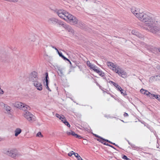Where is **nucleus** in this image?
<instances>
[{
	"instance_id": "6ab92c4d",
	"label": "nucleus",
	"mask_w": 160,
	"mask_h": 160,
	"mask_svg": "<svg viewBox=\"0 0 160 160\" xmlns=\"http://www.w3.org/2000/svg\"><path fill=\"white\" fill-rule=\"evenodd\" d=\"M94 71L98 73L101 77H103L104 75V73L102 71L99 70L98 68L97 69L94 70Z\"/></svg>"
},
{
	"instance_id": "a19ab883",
	"label": "nucleus",
	"mask_w": 160,
	"mask_h": 160,
	"mask_svg": "<svg viewBox=\"0 0 160 160\" xmlns=\"http://www.w3.org/2000/svg\"><path fill=\"white\" fill-rule=\"evenodd\" d=\"M62 58L64 60L67 61H69V60L65 57L64 56H63Z\"/></svg>"
},
{
	"instance_id": "79ce46f5",
	"label": "nucleus",
	"mask_w": 160,
	"mask_h": 160,
	"mask_svg": "<svg viewBox=\"0 0 160 160\" xmlns=\"http://www.w3.org/2000/svg\"><path fill=\"white\" fill-rule=\"evenodd\" d=\"M76 138H78L79 139H81V138H82V137L80 136V135H77V136Z\"/></svg>"
},
{
	"instance_id": "a211bd4d",
	"label": "nucleus",
	"mask_w": 160,
	"mask_h": 160,
	"mask_svg": "<svg viewBox=\"0 0 160 160\" xmlns=\"http://www.w3.org/2000/svg\"><path fill=\"white\" fill-rule=\"evenodd\" d=\"M45 75V78H44L43 80V84H45V82H49V77L48 72H46Z\"/></svg>"
},
{
	"instance_id": "7ed1b4c3",
	"label": "nucleus",
	"mask_w": 160,
	"mask_h": 160,
	"mask_svg": "<svg viewBox=\"0 0 160 160\" xmlns=\"http://www.w3.org/2000/svg\"><path fill=\"white\" fill-rule=\"evenodd\" d=\"M0 58L1 61L4 63H11L12 61V58L8 53L4 51H1L0 52Z\"/></svg>"
},
{
	"instance_id": "a18cd8bd",
	"label": "nucleus",
	"mask_w": 160,
	"mask_h": 160,
	"mask_svg": "<svg viewBox=\"0 0 160 160\" xmlns=\"http://www.w3.org/2000/svg\"><path fill=\"white\" fill-rule=\"evenodd\" d=\"M123 116L124 117H127L128 116V115L127 113L125 112L123 114Z\"/></svg>"
},
{
	"instance_id": "473e14b6",
	"label": "nucleus",
	"mask_w": 160,
	"mask_h": 160,
	"mask_svg": "<svg viewBox=\"0 0 160 160\" xmlns=\"http://www.w3.org/2000/svg\"><path fill=\"white\" fill-rule=\"evenodd\" d=\"M68 127H70V125L68 123V122L67 121H65L64 123Z\"/></svg>"
},
{
	"instance_id": "4d7b16f0",
	"label": "nucleus",
	"mask_w": 160,
	"mask_h": 160,
	"mask_svg": "<svg viewBox=\"0 0 160 160\" xmlns=\"http://www.w3.org/2000/svg\"><path fill=\"white\" fill-rule=\"evenodd\" d=\"M94 2V3H97V2L96 1H95Z\"/></svg>"
},
{
	"instance_id": "603ef678",
	"label": "nucleus",
	"mask_w": 160,
	"mask_h": 160,
	"mask_svg": "<svg viewBox=\"0 0 160 160\" xmlns=\"http://www.w3.org/2000/svg\"><path fill=\"white\" fill-rule=\"evenodd\" d=\"M129 144H130V145H131V146L132 147H134H134L135 145H134V144H130V143L129 142Z\"/></svg>"
},
{
	"instance_id": "5fc2aeb1",
	"label": "nucleus",
	"mask_w": 160,
	"mask_h": 160,
	"mask_svg": "<svg viewBox=\"0 0 160 160\" xmlns=\"http://www.w3.org/2000/svg\"><path fill=\"white\" fill-rule=\"evenodd\" d=\"M112 144H113V145H115V146H117V145H116V144H115V143H114L112 142Z\"/></svg>"
},
{
	"instance_id": "e2e57ef3",
	"label": "nucleus",
	"mask_w": 160,
	"mask_h": 160,
	"mask_svg": "<svg viewBox=\"0 0 160 160\" xmlns=\"http://www.w3.org/2000/svg\"><path fill=\"white\" fill-rule=\"evenodd\" d=\"M121 121H122L123 122H124V121H123V120H121Z\"/></svg>"
},
{
	"instance_id": "ea45409f",
	"label": "nucleus",
	"mask_w": 160,
	"mask_h": 160,
	"mask_svg": "<svg viewBox=\"0 0 160 160\" xmlns=\"http://www.w3.org/2000/svg\"><path fill=\"white\" fill-rule=\"evenodd\" d=\"M72 151H71L70 152H69L68 153V156H69L70 157H71L72 155L73 154V152H72Z\"/></svg>"
},
{
	"instance_id": "f03ea898",
	"label": "nucleus",
	"mask_w": 160,
	"mask_h": 160,
	"mask_svg": "<svg viewBox=\"0 0 160 160\" xmlns=\"http://www.w3.org/2000/svg\"><path fill=\"white\" fill-rule=\"evenodd\" d=\"M2 152L3 153L15 159L22 156V154L18 152L16 149H2Z\"/></svg>"
},
{
	"instance_id": "20e7f679",
	"label": "nucleus",
	"mask_w": 160,
	"mask_h": 160,
	"mask_svg": "<svg viewBox=\"0 0 160 160\" xmlns=\"http://www.w3.org/2000/svg\"><path fill=\"white\" fill-rule=\"evenodd\" d=\"M29 79L30 81L33 82V83L38 81L39 79L37 72L35 71L31 72L29 75Z\"/></svg>"
},
{
	"instance_id": "680f3d73",
	"label": "nucleus",
	"mask_w": 160,
	"mask_h": 160,
	"mask_svg": "<svg viewBox=\"0 0 160 160\" xmlns=\"http://www.w3.org/2000/svg\"><path fill=\"white\" fill-rule=\"evenodd\" d=\"M122 5V7H124V5Z\"/></svg>"
},
{
	"instance_id": "6e6d98bb",
	"label": "nucleus",
	"mask_w": 160,
	"mask_h": 160,
	"mask_svg": "<svg viewBox=\"0 0 160 160\" xmlns=\"http://www.w3.org/2000/svg\"><path fill=\"white\" fill-rule=\"evenodd\" d=\"M2 139V138L0 137V141H1Z\"/></svg>"
},
{
	"instance_id": "412c9836",
	"label": "nucleus",
	"mask_w": 160,
	"mask_h": 160,
	"mask_svg": "<svg viewBox=\"0 0 160 160\" xmlns=\"http://www.w3.org/2000/svg\"><path fill=\"white\" fill-rule=\"evenodd\" d=\"M22 132L21 129L19 128H17L15 131V136L17 137Z\"/></svg>"
},
{
	"instance_id": "9d476101",
	"label": "nucleus",
	"mask_w": 160,
	"mask_h": 160,
	"mask_svg": "<svg viewBox=\"0 0 160 160\" xmlns=\"http://www.w3.org/2000/svg\"><path fill=\"white\" fill-rule=\"evenodd\" d=\"M73 16L68 12L66 13L65 19H66V20L68 22H69L73 18Z\"/></svg>"
},
{
	"instance_id": "3c124183",
	"label": "nucleus",
	"mask_w": 160,
	"mask_h": 160,
	"mask_svg": "<svg viewBox=\"0 0 160 160\" xmlns=\"http://www.w3.org/2000/svg\"><path fill=\"white\" fill-rule=\"evenodd\" d=\"M106 142H108L111 144H112V142L107 139H106Z\"/></svg>"
},
{
	"instance_id": "cd10ccee",
	"label": "nucleus",
	"mask_w": 160,
	"mask_h": 160,
	"mask_svg": "<svg viewBox=\"0 0 160 160\" xmlns=\"http://www.w3.org/2000/svg\"><path fill=\"white\" fill-rule=\"evenodd\" d=\"M29 40L30 41L32 42H34L35 40V38L33 35H31L30 38H29Z\"/></svg>"
},
{
	"instance_id": "4be33fe9",
	"label": "nucleus",
	"mask_w": 160,
	"mask_h": 160,
	"mask_svg": "<svg viewBox=\"0 0 160 160\" xmlns=\"http://www.w3.org/2000/svg\"><path fill=\"white\" fill-rule=\"evenodd\" d=\"M127 76V73L123 70H121V76L123 78H125Z\"/></svg>"
},
{
	"instance_id": "c03bdc74",
	"label": "nucleus",
	"mask_w": 160,
	"mask_h": 160,
	"mask_svg": "<svg viewBox=\"0 0 160 160\" xmlns=\"http://www.w3.org/2000/svg\"><path fill=\"white\" fill-rule=\"evenodd\" d=\"M93 135L95 136V137H97L98 138H100V137H101L100 136L98 135L97 134H93Z\"/></svg>"
},
{
	"instance_id": "f8f14e48",
	"label": "nucleus",
	"mask_w": 160,
	"mask_h": 160,
	"mask_svg": "<svg viewBox=\"0 0 160 160\" xmlns=\"http://www.w3.org/2000/svg\"><path fill=\"white\" fill-rule=\"evenodd\" d=\"M87 64L88 66L90 67L91 69H92L94 71V70L97 69L98 68L95 65L92 64L90 63L89 61H88L87 62Z\"/></svg>"
},
{
	"instance_id": "8fccbe9b",
	"label": "nucleus",
	"mask_w": 160,
	"mask_h": 160,
	"mask_svg": "<svg viewBox=\"0 0 160 160\" xmlns=\"http://www.w3.org/2000/svg\"><path fill=\"white\" fill-rule=\"evenodd\" d=\"M104 144L105 145H106L107 146H110V145L109 144H108V143H107L106 142H105L104 143Z\"/></svg>"
},
{
	"instance_id": "13d9d810",
	"label": "nucleus",
	"mask_w": 160,
	"mask_h": 160,
	"mask_svg": "<svg viewBox=\"0 0 160 160\" xmlns=\"http://www.w3.org/2000/svg\"><path fill=\"white\" fill-rule=\"evenodd\" d=\"M80 24L82 25H83V24L82 23H80Z\"/></svg>"
},
{
	"instance_id": "f704fd0d",
	"label": "nucleus",
	"mask_w": 160,
	"mask_h": 160,
	"mask_svg": "<svg viewBox=\"0 0 160 160\" xmlns=\"http://www.w3.org/2000/svg\"><path fill=\"white\" fill-rule=\"evenodd\" d=\"M37 136L38 137H43V135L41 134V132H39L37 134Z\"/></svg>"
},
{
	"instance_id": "ddd939ff",
	"label": "nucleus",
	"mask_w": 160,
	"mask_h": 160,
	"mask_svg": "<svg viewBox=\"0 0 160 160\" xmlns=\"http://www.w3.org/2000/svg\"><path fill=\"white\" fill-rule=\"evenodd\" d=\"M78 20L77 18L75 17L74 16L73 18H72L70 21L69 22L71 24L75 25L78 23Z\"/></svg>"
},
{
	"instance_id": "0eeeda50",
	"label": "nucleus",
	"mask_w": 160,
	"mask_h": 160,
	"mask_svg": "<svg viewBox=\"0 0 160 160\" xmlns=\"http://www.w3.org/2000/svg\"><path fill=\"white\" fill-rule=\"evenodd\" d=\"M55 12L59 17L65 20H66V19H65V16L66 13H67V12L66 11L60 9L58 10L55 11Z\"/></svg>"
},
{
	"instance_id": "f3484780",
	"label": "nucleus",
	"mask_w": 160,
	"mask_h": 160,
	"mask_svg": "<svg viewBox=\"0 0 160 160\" xmlns=\"http://www.w3.org/2000/svg\"><path fill=\"white\" fill-rule=\"evenodd\" d=\"M21 109H22L26 112V111H28V110H30V108L28 106L24 105V104L23 103V105L22 106Z\"/></svg>"
},
{
	"instance_id": "72a5a7b5",
	"label": "nucleus",
	"mask_w": 160,
	"mask_h": 160,
	"mask_svg": "<svg viewBox=\"0 0 160 160\" xmlns=\"http://www.w3.org/2000/svg\"><path fill=\"white\" fill-rule=\"evenodd\" d=\"M71 134L73 136H74L76 138L78 135L77 134L75 133L74 131H71Z\"/></svg>"
},
{
	"instance_id": "0e129e2a",
	"label": "nucleus",
	"mask_w": 160,
	"mask_h": 160,
	"mask_svg": "<svg viewBox=\"0 0 160 160\" xmlns=\"http://www.w3.org/2000/svg\"><path fill=\"white\" fill-rule=\"evenodd\" d=\"M88 0H86V1H88Z\"/></svg>"
},
{
	"instance_id": "423d86ee",
	"label": "nucleus",
	"mask_w": 160,
	"mask_h": 160,
	"mask_svg": "<svg viewBox=\"0 0 160 160\" xmlns=\"http://www.w3.org/2000/svg\"><path fill=\"white\" fill-rule=\"evenodd\" d=\"M24 117L30 122L35 121L34 116L28 111H26L24 113Z\"/></svg>"
},
{
	"instance_id": "1a4fd4ad",
	"label": "nucleus",
	"mask_w": 160,
	"mask_h": 160,
	"mask_svg": "<svg viewBox=\"0 0 160 160\" xmlns=\"http://www.w3.org/2000/svg\"><path fill=\"white\" fill-rule=\"evenodd\" d=\"M33 84L34 86L38 90L41 91L42 90V86L41 83L38 81L36 82H34Z\"/></svg>"
},
{
	"instance_id": "a878e982",
	"label": "nucleus",
	"mask_w": 160,
	"mask_h": 160,
	"mask_svg": "<svg viewBox=\"0 0 160 160\" xmlns=\"http://www.w3.org/2000/svg\"><path fill=\"white\" fill-rule=\"evenodd\" d=\"M72 152H73V154L77 158L78 160H80L81 158V157L79 155L78 153H75L73 151H72Z\"/></svg>"
},
{
	"instance_id": "37998d69",
	"label": "nucleus",
	"mask_w": 160,
	"mask_h": 160,
	"mask_svg": "<svg viewBox=\"0 0 160 160\" xmlns=\"http://www.w3.org/2000/svg\"><path fill=\"white\" fill-rule=\"evenodd\" d=\"M4 93V91L2 89H1L0 88V94H3Z\"/></svg>"
},
{
	"instance_id": "c85d7f7f",
	"label": "nucleus",
	"mask_w": 160,
	"mask_h": 160,
	"mask_svg": "<svg viewBox=\"0 0 160 160\" xmlns=\"http://www.w3.org/2000/svg\"><path fill=\"white\" fill-rule=\"evenodd\" d=\"M122 158L124 160H132L130 158H128L126 156L124 155H122Z\"/></svg>"
},
{
	"instance_id": "4468645a",
	"label": "nucleus",
	"mask_w": 160,
	"mask_h": 160,
	"mask_svg": "<svg viewBox=\"0 0 160 160\" xmlns=\"http://www.w3.org/2000/svg\"><path fill=\"white\" fill-rule=\"evenodd\" d=\"M57 69L58 73L59 76L61 77H62L64 75L63 69L59 67H57Z\"/></svg>"
},
{
	"instance_id": "39448f33",
	"label": "nucleus",
	"mask_w": 160,
	"mask_h": 160,
	"mask_svg": "<svg viewBox=\"0 0 160 160\" xmlns=\"http://www.w3.org/2000/svg\"><path fill=\"white\" fill-rule=\"evenodd\" d=\"M48 22L50 24L53 25L57 24L58 25H61L62 26L63 22L60 20H58L55 18H49L48 20Z\"/></svg>"
},
{
	"instance_id": "09e8293b",
	"label": "nucleus",
	"mask_w": 160,
	"mask_h": 160,
	"mask_svg": "<svg viewBox=\"0 0 160 160\" xmlns=\"http://www.w3.org/2000/svg\"><path fill=\"white\" fill-rule=\"evenodd\" d=\"M67 134L68 135H71V131H70V132H67Z\"/></svg>"
},
{
	"instance_id": "c9c22d12",
	"label": "nucleus",
	"mask_w": 160,
	"mask_h": 160,
	"mask_svg": "<svg viewBox=\"0 0 160 160\" xmlns=\"http://www.w3.org/2000/svg\"><path fill=\"white\" fill-rule=\"evenodd\" d=\"M107 65L108 66H111L112 67H113V63H111V62H108L107 63Z\"/></svg>"
},
{
	"instance_id": "b1692460",
	"label": "nucleus",
	"mask_w": 160,
	"mask_h": 160,
	"mask_svg": "<svg viewBox=\"0 0 160 160\" xmlns=\"http://www.w3.org/2000/svg\"><path fill=\"white\" fill-rule=\"evenodd\" d=\"M97 140L99 141L100 142H101V143L103 144L105 142L106 139L103 138H102L101 137L97 139Z\"/></svg>"
},
{
	"instance_id": "7c9ffc66",
	"label": "nucleus",
	"mask_w": 160,
	"mask_h": 160,
	"mask_svg": "<svg viewBox=\"0 0 160 160\" xmlns=\"http://www.w3.org/2000/svg\"><path fill=\"white\" fill-rule=\"evenodd\" d=\"M6 110L9 113L10 112L11 107L9 106H6Z\"/></svg>"
},
{
	"instance_id": "aec40b11",
	"label": "nucleus",
	"mask_w": 160,
	"mask_h": 160,
	"mask_svg": "<svg viewBox=\"0 0 160 160\" xmlns=\"http://www.w3.org/2000/svg\"><path fill=\"white\" fill-rule=\"evenodd\" d=\"M109 83L110 84H112L114 87H116V88L118 90L120 91V88L119 87V86L117 83L112 81H109Z\"/></svg>"
},
{
	"instance_id": "bf43d9fd",
	"label": "nucleus",
	"mask_w": 160,
	"mask_h": 160,
	"mask_svg": "<svg viewBox=\"0 0 160 160\" xmlns=\"http://www.w3.org/2000/svg\"><path fill=\"white\" fill-rule=\"evenodd\" d=\"M80 160H83V159H82V158H81L80 159Z\"/></svg>"
},
{
	"instance_id": "864d4df0",
	"label": "nucleus",
	"mask_w": 160,
	"mask_h": 160,
	"mask_svg": "<svg viewBox=\"0 0 160 160\" xmlns=\"http://www.w3.org/2000/svg\"><path fill=\"white\" fill-rule=\"evenodd\" d=\"M110 147H111V148H114V149H116V148H114V147L113 146H112V145H110Z\"/></svg>"
},
{
	"instance_id": "e433bc0d",
	"label": "nucleus",
	"mask_w": 160,
	"mask_h": 160,
	"mask_svg": "<svg viewBox=\"0 0 160 160\" xmlns=\"http://www.w3.org/2000/svg\"><path fill=\"white\" fill-rule=\"evenodd\" d=\"M63 118H62V119L61 120L64 123V122H65V121H67L66 118H65V117L62 115Z\"/></svg>"
},
{
	"instance_id": "f257e3e1",
	"label": "nucleus",
	"mask_w": 160,
	"mask_h": 160,
	"mask_svg": "<svg viewBox=\"0 0 160 160\" xmlns=\"http://www.w3.org/2000/svg\"><path fill=\"white\" fill-rule=\"evenodd\" d=\"M131 11L140 21L144 23L143 28L160 37V18L151 17L143 12H139L138 9L131 8Z\"/></svg>"
},
{
	"instance_id": "dca6fc26",
	"label": "nucleus",
	"mask_w": 160,
	"mask_h": 160,
	"mask_svg": "<svg viewBox=\"0 0 160 160\" xmlns=\"http://www.w3.org/2000/svg\"><path fill=\"white\" fill-rule=\"evenodd\" d=\"M140 92L142 94H145L147 96H149L150 95V92L147 90L144 89L142 88L140 90Z\"/></svg>"
},
{
	"instance_id": "5701e85b",
	"label": "nucleus",
	"mask_w": 160,
	"mask_h": 160,
	"mask_svg": "<svg viewBox=\"0 0 160 160\" xmlns=\"http://www.w3.org/2000/svg\"><path fill=\"white\" fill-rule=\"evenodd\" d=\"M149 96L151 98H156L158 100V98L160 97V95L153 94H150V96Z\"/></svg>"
},
{
	"instance_id": "9b49d317",
	"label": "nucleus",
	"mask_w": 160,
	"mask_h": 160,
	"mask_svg": "<svg viewBox=\"0 0 160 160\" xmlns=\"http://www.w3.org/2000/svg\"><path fill=\"white\" fill-rule=\"evenodd\" d=\"M131 33L132 34L140 38H143V36L138 32L136 31L135 30H132V31Z\"/></svg>"
},
{
	"instance_id": "6e6552de",
	"label": "nucleus",
	"mask_w": 160,
	"mask_h": 160,
	"mask_svg": "<svg viewBox=\"0 0 160 160\" xmlns=\"http://www.w3.org/2000/svg\"><path fill=\"white\" fill-rule=\"evenodd\" d=\"M66 30L70 32V34L73 35L74 34V31L72 28L69 25L65 23L64 22L62 25Z\"/></svg>"
},
{
	"instance_id": "4c0bfd02",
	"label": "nucleus",
	"mask_w": 160,
	"mask_h": 160,
	"mask_svg": "<svg viewBox=\"0 0 160 160\" xmlns=\"http://www.w3.org/2000/svg\"><path fill=\"white\" fill-rule=\"evenodd\" d=\"M50 47H52V48L55 49V50H56V51L57 52H59V51L58 50L55 46H52V45H50Z\"/></svg>"
},
{
	"instance_id": "2f4dec72",
	"label": "nucleus",
	"mask_w": 160,
	"mask_h": 160,
	"mask_svg": "<svg viewBox=\"0 0 160 160\" xmlns=\"http://www.w3.org/2000/svg\"><path fill=\"white\" fill-rule=\"evenodd\" d=\"M56 116L60 120H61L63 118L62 115L61 116L58 114L56 113Z\"/></svg>"
},
{
	"instance_id": "bb28decb",
	"label": "nucleus",
	"mask_w": 160,
	"mask_h": 160,
	"mask_svg": "<svg viewBox=\"0 0 160 160\" xmlns=\"http://www.w3.org/2000/svg\"><path fill=\"white\" fill-rule=\"evenodd\" d=\"M49 84V82H45V84H44L46 88L49 91H51V90L49 88L48 85Z\"/></svg>"
},
{
	"instance_id": "58836bf2",
	"label": "nucleus",
	"mask_w": 160,
	"mask_h": 160,
	"mask_svg": "<svg viewBox=\"0 0 160 160\" xmlns=\"http://www.w3.org/2000/svg\"><path fill=\"white\" fill-rule=\"evenodd\" d=\"M59 55V56L60 57H63V56L62 54V53L61 52H59V51L58 52Z\"/></svg>"
},
{
	"instance_id": "c756f323",
	"label": "nucleus",
	"mask_w": 160,
	"mask_h": 160,
	"mask_svg": "<svg viewBox=\"0 0 160 160\" xmlns=\"http://www.w3.org/2000/svg\"><path fill=\"white\" fill-rule=\"evenodd\" d=\"M113 70H114L115 72L118 73L119 75L120 74V72L118 69H117L115 67H113Z\"/></svg>"
},
{
	"instance_id": "de8ad7c7",
	"label": "nucleus",
	"mask_w": 160,
	"mask_h": 160,
	"mask_svg": "<svg viewBox=\"0 0 160 160\" xmlns=\"http://www.w3.org/2000/svg\"><path fill=\"white\" fill-rule=\"evenodd\" d=\"M68 61L69 62L70 64V65H71V67H72L73 68H75V67L73 66L72 65V63H71V62H70V61L69 60V61Z\"/></svg>"
},
{
	"instance_id": "393cba45",
	"label": "nucleus",
	"mask_w": 160,
	"mask_h": 160,
	"mask_svg": "<svg viewBox=\"0 0 160 160\" xmlns=\"http://www.w3.org/2000/svg\"><path fill=\"white\" fill-rule=\"evenodd\" d=\"M121 94L123 96L125 97H126V96L127 95V93L124 90H123L121 88Z\"/></svg>"
},
{
	"instance_id": "2eb2a0df",
	"label": "nucleus",
	"mask_w": 160,
	"mask_h": 160,
	"mask_svg": "<svg viewBox=\"0 0 160 160\" xmlns=\"http://www.w3.org/2000/svg\"><path fill=\"white\" fill-rule=\"evenodd\" d=\"M23 105V103L19 102H16L14 104V106L15 107L19 109H21Z\"/></svg>"
},
{
	"instance_id": "052dcab7",
	"label": "nucleus",
	"mask_w": 160,
	"mask_h": 160,
	"mask_svg": "<svg viewBox=\"0 0 160 160\" xmlns=\"http://www.w3.org/2000/svg\"><path fill=\"white\" fill-rule=\"evenodd\" d=\"M159 51L160 52V48L159 49Z\"/></svg>"
},
{
	"instance_id": "49530a36",
	"label": "nucleus",
	"mask_w": 160,
	"mask_h": 160,
	"mask_svg": "<svg viewBox=\"0 0 160 160\" xmlns=\"http://www.w3.org/2000/svg\"><path fill=\"white\" fill-rule=\"evenodd\" d=\"M160 77V75H156L155 76L152 77L151 78H152V79H153V78H155L156 77Z\"/></svg>"
}]
</instances>
